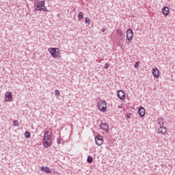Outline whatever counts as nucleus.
<instances>
[{
	"instance_id": "obj_9",
	"label": "nucleus",
	"mask_w": 175,
	"mask_h": 175,
	"mask_svg": "<svg viewBox=\"0 0 175 175\" xmlns=\"http://www.w3.org/2000/svg\"><path fill=\"white\" fill-rule=\"evenodd\" d=\"M100 129H103V131H105V132H109V124L107 123H102L100 124Z\"/></svg>"
},
{
	"instance_id": "obj_16",
	"label": "nucleus",
	"mask_w": 175,
	"mask_h": 175,
	"mask_svg": "<svg viewBox=\"0 0 175 175\" xmlns=\"http://www.w3.org/2000/svg\"><path fill=\"white\" fill-rule=\"evenodd\" d=\"M88 163H92L94 162V159L91 156H88L87 159Z\"/></svg>"
},
{
	"instance_id": "obj_29",
	"label": "nucleus",
	"mask_w": 175,
	"mask_h": 175,
	"mask_svg": "<svg viewBox=\"0 0 175 175\" xmlns=\"http://www.w3.org/2000/svg\"><path fill=\"white\" fill-rule=\"evenodd\" d=\"M161 166L162 167H163L164 165H163V164H161Z\"/></svg>"
},
{
	"instance_id": "obj_27",
	"label": "nucleus",
	"mask_w": 175,
	"mask_h": 175,
	"mask_svg": "<svg viewBox=\"0 0 175 175\" xmlns=\"http://www.w3.org/2000/svg\"><path fill=\"white\" fill-rule=\"evenodd\" d=\"M106 31H107L106 29H101V31H102V32H106Z\"/></svg>"
},
{
	"instance_id": "obj_8",
	"label": "nucleus",
	"mask_w": 175,
	"mask_h": 175,
	"mask_svg": "<svg viewBox=\"0 0 175 175\" xmlns=\"http://www.w3.org/2000/svg\"><path fill=\"white\" fill-rule=\"evenodd\" d=\"M118 96L119 99H120L121 100H124V99H125V93L122 90H118Z\"/></svg>"
},
{
	"instance_id": "obj_10",
	"label": "nucleus",
	"mask_w": 175,
	"mask_h": 175,
	"mask_svg": "<svg viewBox=\"0 0 175 175\" xmlns=\"http://www.w3.org/2000/svg\"><path fill=\"white\" fill-rule=\"evenodd\" d=\"M138 113L141 117H144L146 116V109L143 107H140L138 109Z\"/></svg>"
},
{
	"instance_id": "obj_22",
	"label": "nucleus",
	"mask_w": 175,
	"mask_h": 175,
	"mask_svg": "<svg viewBox=\"0 0 175 175\" xmlns=\"http://www.w3.org/2000/svg\"><path fill=\"white\" fill-rule=\"evenodd\" d=\"M55 94L56 95V96H59V90H56L55 91Z\"/></svg>"
},
{
	"instance_id": "obj_15",
	"label": "nucleus",
	"mask_w": 175,
	"mask_h": 175,
	"mask_svg": "<svg viewBox=\"0 0 175 175\" xmlns=\"http://www.w3.org/2000/svg\"><path fill=\"white\" fill-rule=\"evenodd\" d=\"M158 122L161 125V126H162L163 125V124H165V120H163V118H159L158 119Z\"/></svg>"
},
{
	"instance_id": "obj_5",
	"label": "nucleus",
	"mask_w": 175,
	"mask_h": 175,
	"mask_svg": "<svg viewBox=\"0 0 175 175\" xmlns=\"http://www.w3.org/2000/svg\"><path fill=\"white\" fill-rule=\"evenodd\" d=\"M126 39L129 41L133 39V31L131 29H129L126 31Z\"/></svg>"
},
{
	"instance_id": "obj_24",
	"label": "nucleus",
	"mask_w": 175,
	"mask_h": 175,
	"mask_svg": "<svg viewBox=\"0 0 175 175\" xmlns=\"http://www.w3.org/2000/svg\"><path fill=\"white\" fill-rule=\"evenodd\" d=\"M139 64H140V62H137L134 65V68H139Z\"/></svg>"
},
{
	"instance_id": "obj_25",
	"label": "nucleus",
	"mask_w": 175,
	"mask_h": 175,
	"mask_svg": "<svg viewBox=\"0 0 175 175\" xmlns=\"http://www.w3.org/2000/svg\"><path fill=\"white\" fill-rule=\"evenodd\" d=\"M105 69H109V64L106 63L105 64Z\"/></svg>"
},
{
	"instance_id": "obj_18",
	"label": "nucleus",
	"mask_w": 175,
	"mask_h": 175,
	"mask_svg": "<svg viewBox=\"0 0 175 175\" xmlns=\"http://www.w3.org/2000/svg\"><path fill=\"white\" fill-rule=\"evenodd\" d=\"M83 17H84V15L83 14V13L81 12H80L78 14V18H79V20H83Z\"/></svg>"
},
{
	"instance_id": "obj_19",
	"label": "nucleus",
	"mask_w": 175,
	"mask_h": 175,
	"mask_svg": "<svg viewBox=\"0 0 175 175\" xmlns=\"http://www.w3.org/2000/svg\"><path fill=\"white\" fill-rule=\"evenodd\" d=\"M90 21H91L90 20V18H85V24H87L88 25H90L91 24Z\"/></svg>"
},
{
	"instance_id": "obj_1",
	"label": "nucleus",
	"mask_w": 175,
	"mask_h": 175,
	"mask_svg": "<svg viewBox=\"0 0 175 175\" xmlns=\"http://www.w3.org/2000/svg\"><path fill=\"white\" fill-rule=\"evenodd\" d=\"M50 131H46L44 132L43 137V146L45 148H49L53 144V136L51 135Z\"/></svg>"
},
{
	"instance_id": "obj_17",
	"label": "nucleus",
	"mask_w": 175,
	"mask_h": 175,
	"mask_svg": "<svg viewBox=\"0 0 175 175\" xmlns=\"http://www.w3.org/2000/svg\"><path fill=\"white\" fill-rule=\"evenodd\" d=\"M25 137H26V139L31 137V133H29V131H25Z\"/></svg>"
},
{
	"instance_id": "obj_13",
	"label": "nucleus",
	"mask_w": 175,
	"mask_h": 175,
	"mask_svg": "<svg viewBox=\"0 0 175 175\" xmlns=\"http://www.w3.org/2000/svg\"><path fill=\"white\" fill-rule=\"evenodd\" d=\"M152 75L155 79H158V77H159V70L158 68L152 69Z\"/></svg>"
},
{
	"instance_id": "obj_4",
	"label": "nucleus",
	"mask_w": 175,
	"mask_h": 175,
	"mask_svg": "<svg viewBox=\"0 0 175 175\" xmlns=\"http://www.w3.org/2000/svg\"><path fill=\"white\" fill-rule=\"evenodd\" d=\"M46 2L44 1H38L34 3V8L36 10L42 12V8L44 7Z\"/></svg>"
},
{
	"instance_id": "obj_23",
	"label": "nucleus",
	"mask_w": 175,
	"mask_h": 175,
	"mask_svg": "<svg viewBox=\"0 0 175 175\" xmlns=\"http://www.w3.org/2000/svg\"><path fill=\"white\" fill-rule=\"evenodd\" d=\"M126 117V118H132V113H127Z\"/></svg>"
},
{
	"instance_id": "obj_21",
	"label": "nucleus",
	"mask_w": 175,
	"mask_h": 175,
	"mask_svg": "<svg viewBox=\"0 0 175 175\" xmlns=\"http://www.w3.org/2000/svg\"><path fill=\"white\" fill-rule=\"evenodd\" d=\"M13 124L14 126H18V120H14Z\"/></svg>"
},
{
	"instance_id": "obj_20",
	"label": "nucleus",
	"mask_w": 175,
	"mask_h": 175,
	"mask_svg": "<svg viewBox=\"0 0 175 175\" xmlns=\"http://www.w3.org/2000/svg\"><path fill=\"white\" fill-rule=\"evenodd\" d=\"M41 12H49V10H47V8L44 5V7L41 8Z\"/></svg>"
},
{
	"instance_id": "obj_11",
	"label": "nucleus",
	"mask_w": 175,
	"mask_h": 175,
	"mask_svg": "<svg viewBox=\"0 0 175 175\" xmlns=\"http://www.w3.org/2000/svg\"><path fill=\"white\" fill-rule=\"evenodd\" d=\"M167 132V129H166V127L163 126H161L159 129V133H162V135H166Z\"/></svg>"
},
{
	"instance_id": "obj_28",
	"label": "nucleus",
	"mask_w": 175,
	"mask_h": 175,
	"mask_svg": "<svg viewBox=\"0 0 175 175\" xmlns=\"http://www.w3.org/2000/svg\"><path fill=\"white\" fill-rule=\"evenodd\" d=\"M118 33L119 35H122V33H121V31H118Z\"/></svg>"
},
{
	"instance_id": "obj_12",
	"label": "nucleus",
	"mask_w": 175,
	"mask_h": 175,
	"mask_svg": "<svg viewBox=\"0 0 175 175\" xmlns=\"http://www.w3.org/2000/svg\"><path fill=\"white\" fill-rule=\"evenodd\" d=\"M40 171L44 172V173H46V174L51 173V170L49 167H42L40 168Z\"/></svg>"
},
{
	"instance_id": "obj_26",
	"label": "nucleus",
	"mask_w": 175,
	"mask_h": 175,
	"mask_svg": "<svg viewBox=\"0 0 175 175\" xmlns=\"http://www.w3.org/2000/svg\"><path fill=\"white\" fill-rule=\"evenodd\" d=\"M57 142V144H61V139L58 138Z\"/></svg>"
},
{
	"instance_id": "obj_14",
	"label": "nucleus",
	"mask_w": 175,
	"mask_h": 175,
	"mask_svg": "<svg viewBox=\"0 0 175 175\" xmlns=\"http://www.w3.org/2000/svg\"><path fill=\"white\" fill-rule=\"evenodd\" d=\"M162 12H163V14H164V16H167L169 14V13H170L169 8L164 7L162 9Z\"/></svg>"
},
{
	"instance_id": "obj_2",
	"label": "nucleus",
	"mask_w": 175,
	"mask_h": 175,
	"mask_svg": "<svg viewBox=\"0 0 175 175\" xmlns=\"http://www.w3.org/2000/svg\"><path fill=\"white\" fill-rule=\"evenodd\" d=\"M97 107L98 110L105 113L107 109V105H106V101L101 100L97 103Z\"/></svg>"
},
{
	"instance_id": "obj_6",
	"label": "nucleus",
	"mask_w": 175,
	"mask_h": 175,
	"mask_svg": "<svg viewBox=\"0 0 175 175\" xmlns=\"http://www.w3.org/2000/svg\"><path fill=\"white\" fill-rule=\"evenodd\" d=\"M95 142L98 146H102V144H103V137L101 135H97L95 137Z\"/></svg>"
},
{
	"instance_id": "obj_3",
	"label": "nucleus",
	"mask_w": 175,
	"mask_h": 175,
	"mask_svg": "<svg viewBox=\"0 0 175 175\" xmlns=\"http://www.w3.org/2000/svg\"><path fill=\"white\" fill-rule=\"evenodd\" d=\"M48 51L53 58H57L59 55V49L58 48H49Z\"/></svg>"
},
{
	"instance_id": "obj_7",
	"label": "nucleus",
	"mask_w": 175,
	"mask_h": 175,
	"mask_svg": "<svg viewBox=\"0 0 175 175\" xmlns=\"http://www.w3.org/2000/svg\"><path fill=\"white\" fill-rule=\"evenodd\" d=\"M13 98V96L12 92H7L5 95V99L7 102H12V99Z\"/></svg>"
}]
</instances>
